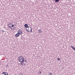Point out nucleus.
<instances>
[{
    "label": "nucleus",
    "instance_id": "nucleus-1",
    "mask_svg": "<svg viewBox=\"0 0 75 75\" xmlns=\"http://www.w3.org/2000/svg\"><path fill=\"white\" fill-rule=\"evenodd\" d=\"M8 26L10 28L11 30H16V23L12 22L11 23L8 24Z\"/></svg>",
    "mask_w": 75,
    "mask_h": 75
},
{
    "label": "nucleus",
    "instance_id": "nucleus-2",
    "mask_svg": "<svg viewBox=\"0 0 75 75\" xmlns=\"http://www.w3.org/2000/svg\"><path fill=\"white\" fill-rule=\"evenodd\" d=\"M18 59L19 62L21 63V62H23L24 61V58L23 56H20L18 57Z\"/></svg>",
    "mask_w": 75,
    "mask_h": 75
},
{
    "label": "nucleus",
    "instance_id": "nucleus-3",
    "mask_svg": "<svg viewBox=\"0 0 75 75\" xmlns=\"http://www.w3.org/2000/svg\"><path fill=\"white\" fill-rule=\"evenodd\" d=\"M26 30L27 31H28V32H29V33H32V28L31 27H29L27 28V29H26Z\"/></svg>",
    "mask_w": 75,
    "mask_h": 75
},
{
    "label": "nucleus",
    "instance_id": "nucleus-4",
    "mask_svg": "<svg viewBox=\"0 0 75 75\" xmlns=\"http://www.w3.org/2000/svg\"><path fill=\"white\" fill-rule=\"evenodd\" d=\"M27 61H26V60H25V61L23 62H21L20 63V64L21 65L24 66L25 65H26L27 64Z\"/></svg>",
    "mask_w": 75,
    "mask_h": 75
},
{
    "label": "nucleus",
    "instance_id": "nucleus-5",
    "mask_svg": "<svg viewBox=\"0 0 75 75\" xmlns=\"http://www.w3.org/2000/svg\"><path fill=\"white\" fill-rule=\"evenodd\" d=\"M18 33L21 35L23 34V31L20 29L18 30Z\"/></svg>",
    "mask_w": 75,
    "mask_h": 75
},
{
    "label": "nucleus",
    "instance_id": "nucleus-6",
    "mask_svg": "<svg viewBox=\"0 0 75 75\" xmlns=\"http://www.w3.org/2000/svg\"><path fill=\"white\" fill-rule=\"evenodd\" d=\"M15 36L16 37H18L20 36V34L18 33H17L15 34Z\"/></svg>",
    "mask_w": 75,
    "mask_h": 75
},
{
    "label": "nucleus",
    "instance_id": "nucleus-7",
    "mask_svg": "<svg viewBox=\"0 0 75 75\" xmlns=\"http://www.w3.org/2000/svg\"><path fill=\"white\" fill-rule=\"evenodd\" d=\"M24 27H26V30L28 28V24H25Z\"/></svg>",
    "mask_w": 75,
    "mask_h": 75
},
{
    "label": "nucleus",
    "instance_id": "nucleus-8",
    "mask_svg": "<svg viewBox=\"0 0 75 75\" xmlns=\"http://www.w3.org/2000/svg\"><path fill=\"white\" fill-rule=\"evenodd\" d=\"M38 31H39L38 33H42V31H41V30L39 29L38 30Z\"/></svg>",
    "mask_w": 75,
    "mask_h": 75
},
{
    "label": "nucleus",
    "instance_id": "nucleus-9",
    "mask_svg": "<svg viewBox=\"0 0 75 75\" xmlns=\"http://www.w3.org/2000/svg\"><path fill=\"white\" fill-rule=\"evenodd\" d=\"M58 1H59V0H55V3H57V2H58Z\"/></svg>",
    "mask_w": 75,
    "mask_h": 75
},
{
    "label": "nucleus",
    "instance_id": "nucleus-10",
    "mask_svg": "<svg viewBox=\"0 0 75 75\" xmlns=\"http://www.w3.org/2000/svg\"><path fill=\"white\" fill-rule=\"evenodd\" d=\"M38 72H39V74H41V71H40Z\"/></svg>",
    "mask_w": 75,
    "mask_h": 75
},
{
    "label": "nucleus",
    "instance_id": "nucleus-11",
    "mask_svg": "<svg viewBox=\"0 0 75 75\" xmlns=\"http://www.w3.org/2000/svg\"><path fill=\"white\" fill-rule=\"evenodd\" d=\"M49 75H52V73L50 72V73H49Z\"/></svg>",
    "mask_w": 75,
    "mask_h": 75
},
{
    "label": "nucleus",
    "instance_id": "nucleus-12",
    "mask_svg": "<svg viewBox=\"0 0 75 75\" xmlns=\"http://www.w3.org/2000/svg\"><path fill=\"white\" fill-rule=\"evenodd\" d=\"M5 75H8V74L7 73H6L5 74Z\"/></svg>",
    "mask_w": 75,
    "mask_h": 75
},
{
    "label": "nucleus",
    "instance_id": "nucleus-13",
    "mask_svg": "<svg viewBox=\"0 0 75 75\" xmlns=\"http://www.w3.org/2000/svg\"><path fill=\"white\" fill-rule=\"evenodd\" d=\"M19 75H23V74L22 73H20L19 74Z\"/></svg>",
    "mask_w": 75,
    "mask_h": 75
},
{
    "label": "nucleus",
    "instance_id": "nucleus-14",
    "mask_svg": "<svg viewBox=\"0 0 75 75\" xmlns=\"http://www.w3.org/2000/svg\"><path fill=\"white\" fill-rule=\"evenodd\" d=\"M71 47L72 48H73V49H74V47H73V46H71Z\"/></svg>",
    "mask_w": 75,
    "mask_h": 75
},
{
    "label": "nucleus",
    "instance_id": "nucleus-15",
    "mask_svg": "<svg viewBox=\"0 0 75 75\" xmlns=\"http://www.w3.org/2000/svg\"><path fill=\"white\" fill-rule=\"evenodd\" d=\"M57 59H58V60L59 61H60V60H61L60 59H59V58H57Z\"/></svg>",
    "mask_w": 75,
    "mask_h": 75
},
{
    "label": "nucleus",
    "instance_id": "nucleus-16",
    "mask_svg": "<svg viewBox=\"0 0 75 75\" xmlns=\"http://www.w3.org/2000/svg\"><path fill=\"white\" fill-rule=\"evenodd\" d=\"M1 32H2V33H4V31L3 30H2Z\"/></svg>",
    "mask_w": 75,
    "mask_h": 75
},
{
    "label": "nucleus",
    "instance_id": "nucleus-17",
    "mask_svg": "<svg viewBox=\"0 0 75 75\" xmlns=\"http://www.w3.org/2000/svg\"><path fill=\"white\" fill-rule=\"evenodd\" d=\"M6 73L4 72L2 73V74H5H5H6Z\"/></svg>",
    "mask_w": 75,
    "mask_h": 75
},
{
    "label": "nucleus",
    "instance_id": "nucleus-18",
    "mask_svg": "<svg viewBox=\"0 0 75 75\" xmlns=\"http://www.w3.org/2000/svg\"><path fill=\"white\" fill-rule=\"evenodd\" d=\"M73 49L74 51H75V48L74 47Z\"/></svg>",
    "mask_w": 75,
    "mask_h": 75
}]
</instances>
